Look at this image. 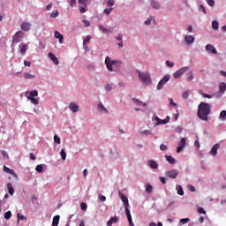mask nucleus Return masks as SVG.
Returning a JSON list of instances; mask_svg holds the SVG:
<instances>
[{"label":"nucleus","instance_id":"f257e3e1","mask_svg":"<svg viewBox=\"0 0 226 226\" xmlns=\"http://www.w3.org/2000/svg\"><path fill=\"white\" fill-rule=\"evenodd\" d=\"M211 114V104L207 102H200L198 106L197 116L201 121H209V115Z\"/></svg>","mask_w":226,"mask_h":226},{"label":"nucleus","instance_id":"f03ea898","mask_svg":"<svg viewBox=\"0 0 226 226\" xmlns=\"http://www.w3.org/2000/svg\"><path fill=\"white\" fill-rule=\"evenodd\" d=\"M105 64L109 72H114V68L115 70H117V68L121 66L122 62L119 60H112L110 59V56H107L105 58Z\"/></svg>","mask_w":226,"mask_h":226},{"label":"nucleus","instance_id":"7ed1b4c3","mask_svg":"<svg viewBox=\"0 0 226 226\" xmlns=\"http://www.w3.org/2000/svg\"><path fill=\"white\" fill-rule=\"evenodd\" d=\"M137 73L139 80L143 81L144 84L147 86H150V84H152L153 81L151 80V74H149V72L137 71Z\"/></svg>","mask_w":226,"mask_h":226},{"label":"nucleus","instance_id":"20e7f679","mask_svg":"<svg viewBox=\"0 0 226 226\" xmlns=\"http://www.w3.org/2000/svg\"><path fill=\"white\" fill-rule=\"evenodd\" d=\"M170 80V75L164 76L158 83L157 89L160 91L161 89H163V86L167 84Z\"/></svg>","mask_w":226,"mask_h":226},{"label":"nucleus","instance_id":"39448f33","mask_svg":"<svg viewBox=\"0 0 226 226\" xmlns=\"http://www.w3.org/2000/svg\"><path fill=\"white\" fill-rule=\"evenodd\" d=\"M21 38H24V33L22 31H18L12 37V45L15 43H19Z\"/></svg>","mask_w":226,"mask_h":226},{"label":"nucleus","instance_id":"423d86ee","mask_svg":"<svg viewBox=\"0 0 226 226\" xmlns=\"http://www.w3.org/2000/svg\"><path fill=\"white\" fill-rule=\"evenodd\" d=\"M189 70H190V67L188 66L180 68L173 74L174 79H179V77H181V75H183L185 72H188Z\"/></svg>","mask_w":226,"mask_h":226},{"label":"nucleus","instance_id":"0eeeda50","mask_svg":"<svg viewBox=\"0 0 226 226\" xmlns=\"http://www.w3.org/2000/svg\"><path fill=\"white\" fill-rule=\"evenodd\" d=\"M165 174L167 177H170V179H176V177L179 176V171H177V170H171L167 171Z\"/></svg>","mask_w":226,"mask_h":226},{"label":"nucleus","instance_id":"6e6552de","mask_svg":"<svg viewBox=\"0 0 226 226\" xmlns=\"http://www.w3.org/2000/svg\"><path fill=\"white\" fill-rule=\"evenodd\" d=\"M186 146V139L182 138L181 140L178 142V147H177V153H181L185 147Z\"/></svg>","mask_w":226,"mask_h":226},{"label":"nucleus","instance_id":"1a4fd4ad","mask_svg":"<svg viewBox=\"0 0 226 226\" xmlns=\"http://www.w3.org/2000/svg\"><path fill=\"white\" fill-rule=\"evenodd\" d=\"M118 195H119L121 200L124 202V206H125V207L128 208L130 207V203L128 202V197H126L121 192H118Z\"/></svg>","mask_w":226,"mask_h":226},{"label":"nucleus","instance_id":"9d476101","mask_svg":"<svg viewBox=\"0 0 226 226\" xmlns=\"http://www.w3.org/2000/svg\"><path fill=\"white\" fill-rule=\"evenodd\" d=\"M218 149H220V144L216 143L213 146L212 149L209 152V154L212 156H216L218 154Z\"/></svg>","mask_w":226,"mask_h":226},{"label":"nucleus","instance_id":"9b49d317","mask_svg":"<svg viewBox=\"0 0 226 226\" xmlns=\"http://www.w3.org/2000/svg\"><path fill=\"white\" fill-rule=\"evenodd\" d=\"M4 172H6L7 174H11L16 179H19V175H17V173L13 170H11L6 166H4Z\"/></svg>","mask_w":226,"mask_h":226},{"label":"nucleus","instance_id":"f8f14e48","mask_svg":"<svg viewBox=\"0 0 226 226\" xmlns=\"http://www.w3.org/2000/svg\"><path fill=\"white\" fill-rule=\"evenodd\" d=\"M22 31H25L26 33L31 31V23L24 21L20 26Z\"/></svg>","mask_w":226,"mask_h":226},{"label":"nucleus","instance_id":"ddd939ff","mask_svg":"<svg viewBox=\"0 0 226 226\" xmlns=\"http://www.w3.org/2000/svg\"><path fill=\"white\" fill-rule=\"evenodd\" d=\"M206 50L207 52H211V54H218V51L216 50V48H215V46H213V44H207L206 46Z\"/></svg>","mask_w":226,"mask_h":226},{"label":"nucleus","instance_id":"4468645a","mask_svg":"<svg viewBox=\"0 0 226 226\" xmlns=\"http://www.w3.org/2000/svg\"><path fill=\"white\" fill-rule=\"evenodd\" d=\"M69 109L70 110H72V112H79V104L75 103V102H71L69 104Z\"/></svg>","mask_w":226,"mask_h":226},{"label":"nucleus","instance_id":"2eb2a0df","mask_svg":"<svg viewBox=\"0 0 226 226\" xmlns=\"http://www.w3.org/2000/svg\"><path fill=\"white\" fill-rule=\"evenodd\" d=\"M132 103H135V105H138V107H140V105H142L143 107H147V103L143 102L137 98H132Z\"/></svg>","mask_w":226,"mask_h":226},{"label":"nucleus","instance_id":"dca6fc26","mask_svg":"<svg viewBox=\"0 0 226 226\" xmlns=\"http://www.w3.org/2000/svg\"><path fill=\"white\" fill-rule=\"evenodd\" d=\"M185 40L187 45H192V43L195 41V37H193V35H186Z\"/></svg>","mask_w":226,"mask_h":226},{"label":"nucleus","instance_id":"f3484780","mask_svg":"<svg viewBox=\"0 0 226 226\" xmlns=\"http://www.w3.org/2000/svg\"><path fill=\"white\" fill-rule=\"evenodd\" d=\"M49 57L53 61L54 64H59V60L57 59V56L54 55V53L49 52Z\"/></svg>","mask_w":226,"mask_h":226},{"label":"nucleus","instance_id":"a211bd4d","mask_svg":"<svg viewBox=\"0 0 226 226\" xmlns=\"http://www.w3.org/2000/svg\"><path fill=\"white\" fill-rule=\"evenodd\" d=\"M55 38H56L59 43H63V40H64V36L57 31L55 32Z\"/></svg>","mask_w":226,"mask_h":226},{"label":"nucleus","instance_id":"6ab92c4d","mask_svg":"<svg viewBox=\"0 0 226 226\" xmlns=\"http://www.w3.org/2000/svg\"><path fill=\"white\" fill-rule=\"evenodd\" d=\"M27 49H29V46L27 44L22 45V47L19 49L21 56H26V53L27 52Z\"/></svg>","mask_w":226,"mask_h":226},{"label":"nucleus","instance_id":"aec40b11","mask_svg":"<svg viewBox=\"0 0 226 226\" xmlns=\"http://www.w3.org/2000/svg\"><path fill=\"white\" fill-rule=\"evenodd\" d=\"M119 222V218L117 216L112 217L107 222L108 226H112L113 223H117Z\"/></svg>","mask_w":226,"mask_h":226},{"label":"nucleus","instance_id":"412c9836","mask_svg":"<svg viewBox=\"0 0 226 226\" xmlns=\"http://www.w3.org/2000/svg\"><path fill=\"white\" fill-rule=\"evenodd\" d=\"M7 190L11 195H13V193H15V189H13V185H11V183L7 184Z\"/></svg>","mask_w":226,"mask_h":226},{"label":"nucleus","instance_id":"4be33fe9","mask_svg":"<svg viewBox=\"0 0 226 226\" xmlns=\"http://www.w3.org/2000/svg\"><path fill=\"white\" fill-rule=\"evenodd\" d=\"M100 31H102V33H104L105 34H109V33H112V31L105 28V26H102V25H99L98 26Z\"/></svg>","mask_w":226,"mask_h":226},{"label":"nucleus","instance_id":"5701e85b","mask_svg":"<svg viewBox=\"0 0 226 226\" xmlns=\"http://www.w3.org/2000/svg\"><path fill=\"white\" fill-rule=\"evenodd\" d=\"M148 165L151 169H158V163L153 160L148 161Z\"/></svg>","mask_w":226,"mask_h":226},{"label":"nucleus","instance_id":"b1692460","mask_svg":"<svg viewBox=\"0 0 226 226\" xmlns=\"http://www.w3.org/2000/svg\"><path fill=\"white\" fill-rule=\"evenodd\" d=\"M165 158L167 162H170L171 165H174V163H176V159H174V157L170 155H165Z\"/></svg>","mask_w":226,"mask_h":226},{"label":"nucleus","instance_id":"393cba45","mask_svg":"<svg viewBox=\"0 0 226 226\" xmlns=\"http://www.w3.org/2000/svg\"><path fill=\"white\" fill-rule=\"evenodd\" d=\"M59 215H55L52 222V226L59 225Z\"/></svg>","mask_w":226,"mask_h":226},{"label":"nucleus","instance_id":"a878e982","mask_svg":"<svg viewBox=\"0 0 226 226\" xmlns=\"http://www.w3.org/2000/svg\"><path fill=\"white\" fill-rule=\"evenodd\" d=\"M36 96H38V91L34 90L29 93V96H27V98H36Z\"/></svg>","mask_w":226,"mask_h":226},{"label":"nucleus","instance_id":"bb28decb","mask_svg":"<svg viewBox=\"0 0 226 226\" xmlns=\"http://www.w3.org/2000/svg\"><path fill=\"white\" fill-rule=\"evenodd\" d=\"M89 41H91V36H87L83 41V47H87Z\"/></svg>","mask_w":226,"mask_h":226},{"label":"nucleus","instance_id":"cd10ccee","mask_svg":"<svg viewBox=\"0 0 226 226\" xmlns=\"http://www.w3.org/2000/svg\"><path fill=\"white\" fill-rule=\"evenodd\" d=\"M125 215L127 216L128 222L132 221V214L130 213V209L128 207H125Z\"/></svg>","mask_w":226,"mask_h":226},{"label":"nucleus","instance_id":"c85d7f7f","mask_svg":"<svg viewBox=\"0 0 226 226\" xmlns=\"http://www.w3.org/2000/svg\"><path fill=\"white\" fill-rule=\"evenodd\" d=\"M219 89H220V93H225L226 90V84L225 83H221L219 85Z\"/></svg>","mask_w":226,"mask_h":226},{"label":"nucleus","instance_id":"c756f323","mask_svg":"<svg viewBox=\"0 0 226 226\" xmlns=\"http://www.w3.org/2000/svg\"><path fill=\"white\" fill-rule=\"evenodd\" d=\"M152 8L154 10H160V4L155 1H152Z\"/></svg>","mask_w":226,"mask_h":226},{"label":"nucleus","instance_id":"7c9ffc66","mask_svg":"<svg viewBox=\"0 0 226 226\" xmlns=\"http://www.w3.org/2000/svg\"><path fill=\"white\" fill-rule=\"evenodd\" d=\"M50 17L51 19H56V17H59V11L54 10L50 14Z\"/></svg>","mask_w":226,"mask_h":226},{"label":"nucleus","instance_id":"2f4dec72","mask_svg":"<svg viewBox=\"0 0 226 226\" xmlns=\"http://www.w3.org/2000/svg\"><path fill=\"white\" fill-rule=\"evenodd\" d=\"M98 108L101 109V110H103L104 112H106V114H109V109L107 108H105V106H103V103H99L98 104Z\"/></svg>","mask_w":226,"mask_h":226},{"label":"nucleus","instance_id":"473e14b6","mask_svg":"<svg viewBox=\"0 0 226 226\" xmlns=\"http://www.w3.org/2000/svg\"><path fill=\"white\" fill-rule=\"evenodd\" d=\"M146 192L147 193H153V185H151L150 184H147L146 187Z\"/></svg>","mask_w":226,"mask_h":226},{"label":"nucleus","instance_id":"72a5a7b5","mask_svg":"<svg viewBox=\"0 0 226 226\" xmlns=\"http://www.w3.org/2000/svg\"><path fill=\"white\" fill-rule=\"evenodd\" d=\"M24 77H25L26 79H36V76H35L34 74H31V73H29V72L24 73Z\"/></svg>","mask_w":226,"mask_h":226},{"label":"nucleus","instance_id":"f704fd0d","mask_svg":"<svg viewBox=\"0 0 226 226\" xmlns=\"http://www.w3.org/2000/svg\"><path fill=\"white\" fill-rule=\"evenodd\" d=\"M27 99L30 100V102H32V103H34V105H38V103H40L38 99H36L34 97H27Z\"/></svg>","mask_w":226,"mask_h":226},{"label":"nucleus","instance_id":"c9c22d12","mask_svg":"<svg viewBox=\"0 0 226 226\" xmlns=\"http://www.w3.org/2000/svg\"><path fill=\"white\" fill-rule=\"evenodd\" d=\"M220 119L222 121H225V119H226V110L221 111V113H220Z\"/></svg>","mask_w":226,"mask_h":226},{"label":"nucleus","instance_id":"e433bc0d","mask_svg":"<svg viewBox=\"0 0 226 226\" xmlns=\"http://www.w3.org/2000/svg\"><path fill=\"white\" fill-rule=\"evenodd\" d=\"M60 156L62 157V160L64 162L66 160V152L64 151V149H62L60 151Z\"/></svg>","mask_w":226,"mask_h":226},{"label":"nucleus","instance_id":"4c0bfd02","mask_svg":"<svg viewBox=\"0 0 226 226\" xmlns=\"http://www.w3.org/2000/svg\"><path fill=\"white\" fill-rule=\"evenodd\" d=\"M114 11V8L113 7H110V8H106L104 9V13H106V15H110V13Z\"/></svg>","mask_w":226,"mask_h":226},{"label":"nucleus","instance_id":"58836bf2","mask_svg":"<svg viewBox=\"0 0 226 226\" xmlns=\"http://www.w3.org/2000/svg\"><path fill=\"white\" fill-rule=\"evenodd\" d=\"M141 135H153V132L150 130H144L140 132Z\"/></svg>","mask_w":226,"mask_h":226},{"label":"nucleus","instance_id":"ea45409f","mask_svg":"<svg viewBox=\"0 0 226 226\" xmlns=\"http://www.w3.org/2000/svg\"><path fill=\"white\" fill-rule=\"evenodd\" d=\"M177 194L185 195V192L183 191V187L181 185H177Z\"/></svg>","mask_w":226,"mask_h":226},{"label":"nucleus","instance_id":"a19ab883","mask_svg":"<svg viewBox=\"0 0 226 226\" xmlns=\"http://www.w3.org/2000/svg\"><path fill=\"white\" fill-rule=\"evenodd\" d=\"M218 26H219L218 21L214 20V21L212 22V27H213V29H215V31L218 30Z\"/></svg>","mask_w":226,"mask_h":226},{"label":"nucleus","instance_id":"79ce46f5","mask_svg":"<svg viewBox=\"0 0 226 226\" xmlns=\"http://www.w3.org/2000/svg\"><path fill=\"white\" fill-rule=\"evenodd\" d=\"M4 218H5V220H10L11 218V211H7L4 214Z\"/></svg>","mask_w":226,"mask_h":226},{"label":"nucleus","instance_id":"37998d69","mask_svg":"<svg viewBox=\"0 0 226 226\" xmlns=\"http://www.w3.org/2000/svg\"><path fill=\"white\" fill-rule=\"evenodd\" d=\"M200 94H201V96H203V98H208V100H211V98H213V95L207 94H204L202 92H200Z\"/></svg>","mask_w":226,"mask_h":226},{"label":"nucleus","instance_id":"c03bdc74","mask_svg":"<svg viewBox=\"0 0 226 226\" xmlns=\"http://www.w3.org/2000/svg\"><path fill=\"white\" fill-rule=\"evenodd\" d=\"M192 79H193V72H188V77L186 78V80H187L188 82H190V81H192Z\"/></svg>","mask_w":226,"mask_h":226},{"label":"nucleus","instance_id":"a18cd8bd","mask_svg":"<svg viewBox=\"0 0 226 226\" xmlns=\"http://www.w3.org/2000/svg\"><path fill=\"white\" fill-rule=\"evenodd\" d=\"M115 3H116V0H108L107 6L112 7V5L115 4Z\"/></svg>","mask_w":226,"mask_h":226},{"label":"nucleus","instance_id":"49530a36","mask_svg":"<svg viewBox=\"0 0 226 226\" xmlns=\"http://www.w3.org/2000/svg\"><path fill=\"white\" fill-rule=\"evenodd\" d=\"M159 124H167V121L160 118V121L156 123V126H159Z\"/></svg>","mask_w":226,"mask_h":226},{"label":"nucleus","instance_id":"de8ad7c7","mask_svg":"<svg viewBox=\"0 0 226 226\" xmlns=\"http://www.w3.org/2000/svg\"><path fill=\"white\" fill-rule=\"evenodd\" d=\"M35 170H36L37 172H42V171H43V166H42V165H37V166L35 167Z\"/></svg>","mask_w":226,"mask_h":226},{"label":"nucleus","instance_id":"09e8293b","mask_svg":"<svg viewBox=\"0 0 226 226\" xmlns=\"http://www.w3.org/2000/svg\"><path fill=\"white\" fill-rule=\"evenodd\" d=\"M54 142H56V144H61V139L57 135H55Z\"/></svg>","mask_w":226,"mask_h":226},{"label":"nucleus","instance_id":"8fccbe9b","mask_svg":"<svg viewBox=\"0 0 226 226\" xmlns=\"http://www.w3.org/2000/svg\"><path fill=\"white\" fill-rule=\"evenodd\" d=\"M188 96H190V94L188 93V91L184 92L182 94V98L184 100H187Z\"/></svg>","mask_w":226,"mask_h":226},{"label":"nucleus","instance_id":"3c124183","mask_svg":"<svg viewBox=\"0 0 226 226\" xmlns=\"http://www.w3.org/2000/svg\"><path fill=\"white\" fill-rule=\"evenodd\" d=\"M198 213H200V215H206V210H204V208L199 207Z\"/></svg>","mask_w":226,"mask_h":226},{"label":"nucleus","instance_id":"603ef678","mask_svg":"<svg viewBox=\"0 0 226 226\" xmlns=\"http://www.w3.org/2000/svg\"><path fill=\"white\" fill-rule=\"evenodd\" d=\"M80 207H81L82 211H87V204H86V203H81V204H80Z\"/></svg>","mask_w":226,"mask_h":226},{"label":"nucleus","instance_id":"864d4df0","mask_svg":"<svg viewBox=\"0 0 226 226\" xmlns=\"http://www.w3.org/2000/svg\"><path fill=\"white\" fill-rule=\"evenodd\" d=\"M99 200H101V202H105V200H107V197L99 194Z\"/></svg>","mask_w":226,"mask_h":226},{"label":"nucleus","instance_id":"5fc2aeb1","mask_svg":"<svg viewBox=\"0 0 226 226\" xmlns=\"http://www.w3.org/2000/svg\"><path fill=\"white\" fill-rule=\"evenodd\" d=\"M188 222H190V218H184L180 220V223H188Z\"/></svg>","mask_w":226,"mask_h":226},{"label":"nucleus","instance_id":"6e6d98bb","mask_svg":"<svg viewBox=\"0 0 226 226\" xmlns=\"http://www.w3.org/2000/svg\"><path fill=\"white\" fill-rule=\"evenodd\" d=\"M82 22H83L85 27H89V26H91L89 21H87V19H83Z\"/></svg>","mask_w":226,"mask_h":226},{"label":"nucleus","instance_id":"4d7b16f0","mask_svg":"<svg viewBox=\"0 0 226 226\" xmlns=\"http://www.w3.org/2000/svg\"><path fill=\"white\" fill-rule=\"evenodd\" d=\"M169 101H170V105H171V107H177V103L174 102V100L170 98Z\"/></svg>","mask_w":226,"mask_h":226},{"label":"nucleus","instance_id":"13d9d810","mask_svg":"<svg viewBox=\"0 0 226 226\" xmlns=\"http://www.w3.org/2000/svg\"><path fill=\"white\" fill-rule=\"evenodd\" d=\"M160 149H161V151H167V149H168L167 145L162 144L160 146Z\"/></svg>","mask_w":226,"mask_h":226},{"label":"nucleus","instance_id":"bf43d9fd","mask_svg":"<svg viewBox=\"0 0 226 226\" xmlns=\"http://www.w3.org/2000/svg\"><path fill=\"white\" fill-rule=\"evenodd\" d=\"M207 3L209 6H215V0H207Z\"/></svg>","mask_w":226,"mask_h":226},{"label":"nucleus","instance_id":"052dcab7","mask_svg":"<svg viewBox=\"0 0 226 226\" xmlns=\"http://www.w3.org/2000/svg\"><path fill=\"white\" fill-rule=\"evenodd\" d=\"M166 64L167 66H169L170 68H172V66H174V63L170 62V61H166Z\"/></svg>","mask_w":226,"mask_h":226},{"label":"nucleus","instance_id":"680f3d73","mask_svg":"<svg viewBox=\"0 0 226 226\" xmlns=\"http://www.w3.org/2000/svg\"><path fill=\"white\" fill-rule=\"evenodd\" d=\"M105 89H106V91H110L112 89V86L110 84H107L105 86Z\"/></svg>","mask_w":226,"mask_h":226},{"label":"nucleus","instance_id":"e2e57ef3","mask_svg":"<svg viewBox=\"0 0 226 226\" xmlns=\"http://www.w3.org/2000/svg\"><path fill=\"white\" fill-rule=\"evenodd\" d=\"M187 188L190 190V192H195V188L192 185H187Z\"/></svg>","mask_w":226,"mask_h":226},{"label":"nucleus","instance_id":"0e129e2a","mask_svg":"<svg viewBox=\"0 0 226 226\" xmlns=\"http://www.w3.org/2000/svg\"><path fill=\"white\" fill-rule=\"evenodd\" d=\"M116 40H117L118 41H123V35L122 34L117 35Z\"/></svg>","mask_w":226,"mask_h":226},{"label":"nucleus","instance_id":"69168bd1","mask_svg":"<svg viewBox=\"0 0 226 226\" xmlns=\"http://www.w3.org/2000/svg\"><path fill=\"white\" fill-rule=\"evenodd\" d=\"M153 19H147L146 21H145V25L146 26H151V21H152Z\"/></svg>","mask_w":226,"mask_h":226},{"label":"nucleus","instance_id":"338daca9","mask_svg":"<svg viewBox=\"0 0 226 226\" xmlns=\"http://www.w3.org/2000/svg\"><path fill=\"white\" fill-rule=\"evenodd\" d=\"M77 4V0H70V5L75 6Z\"/></svg>","mask_w":226,"mask_h":226},{"label":"nucleus","instance_id":"774afa93","mask_svg":"<svg viewBox=\"0 0 226 226\" xmlns=\"http://www.w3.org/2000/svg\"><path fill=\"white\" fill-rule=\"evenodd\" d=\"M52 6H53L52 4H49L46 6V9L48 10V11H49V10H52Z\"/></svg>","mask_w":226,"mask_h":226}]
</instances>
